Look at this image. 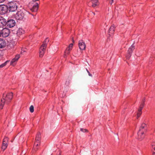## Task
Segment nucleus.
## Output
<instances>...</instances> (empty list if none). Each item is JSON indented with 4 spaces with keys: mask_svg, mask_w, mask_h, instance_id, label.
I'll return each mask as SVG.
<instances>
[{
    "mask_svg": "<svg viewBox=\"0 0 155 155\" xmlns=\"http://www.w3.org/2000/svg\"><path fill=\"white\" fill-rule=\"evenodd\" d=\"M20 58V56L19 54H17L15 58H14L15 59H16L17 61H18L19 58Z\"/></svg>",
    "mask_w": 155,
    "mask_h": 155,
    "instance_id": "nucleus-27",
    "label": "nucleus"
},
{
    "mask_svg": "<svg viewBox=\"0 0 155 155\" xmlns=\"http://www.w3.org/2000/svg\"><path fill=\"white\" fill-rule=\"evenodd\" d=\"M17 61H17L16 60V59H15L14 58H13L12 59V61H11V62H10L11 65H12L14 66H15L16 64L15 62Z\"/></svg>",
    "mask_w": 155,
    "mask_h": 155,
    "instance_id": "nucleus-25",
    "label": "nucleus"
},
{
    "mask_svg": "<svg viewBox=\"0 0 155 155\" xmlns=\"http://www.w3.org/2000/svg\"><path fill=\"white\" fill-rule=\"evenodd\" d=\"M49 41L48 38H46L43 42L42 45L40 47L39 51V56L40 57L42 58L44 56L47 48V45Z\"/></svg>",
    "mask_w": 155,
    "mask_h": 155,
    "instance_id": "nucleus-2",
    "label": "nucleus"
},
{
    "mask_svg": "<svg viewBox=\"0 0 155 155\" xmlns=\"http://www.w3.org/2000/svg\"><path fill=\"white\" fill-rule=\"evenodd\" d=\"M6 45V42L3 39H0V48H4Z\"/></svg>",
    "mask_w": 155,
    "mask_h": 155,
    "instance_id": "nucleus-19",
    "label": "nucleus"
},
{
    "mask_svg": "<svg viewBox=\"0 0 155 155\" xmlns=\"http://www.w3.org/2000/svg\"><path fill=\"white\" fill-rule=\"evenodd\" d=\"M152 148L153 155H155V142L152 143Z\"/></svg>",
    "mask_w": 155,
    "mask_h": 155,
    "instance_id": "nucleus-22",
    "label": "nucleus"
},
{
    "mask_svg": "<svg viewBox=\"0 0 155 155\" xmlns=\"http://www.w3.org/2000/svg\"><path fill=\"white\" fill-rule=\"evenodd\" d=\"M80 130L84 132H87V129L83 128H81Z\"/></svg>",
    "mask_w": 155,
    "mask_h": 155,
    "instance_id": "nucleus-28",
    "label": "nucleus"
},
{
    "mask_svg": "<svg viewBox=\"0 0 155 155\" xmlns=\"http://www.w3.org/2000/svg\"><path fill=\"white\" fill-rule=\"evenodd\" d=\"M8 9L9 12H14L16 11L17 9V6L16 4L14 2H10L7 5Z\"/></svg>",
    "mask_w": 155,
    "mask_h": 155,
    "instance_id": "nucleus-6",
    "label": "nucleus"
},
{
    "mask_svg": "<svg viewBox=\"0 0 155 155\" xmlns=\"http://www.w3.org/2000/svg\"><path fill=\"white\" fill-rule=\"evenodd\" d=\"M135 49V46L134 44H133L129 48L127 52L126 55L127 59H129L130 58L131 56L133 51Z\"/></svg>",
    "mask_w": 155,
    "mask_h": 155,
    "instance_id": "nucleus-7",
    "label": "nucleus"
},
{
    "mask_svg": "<svg viewBox=\"0 0 155 155\" xmlns=\"http://www.w3.org/2000/svg\"><path fill=\"white\" fill-rule=\"evenodd\" d=\"M147 124L145 123H142L140 126L139 130H141V131L146 132L147 131Z\"/></svg>",
    "mask_w": 155,
    "mask_h": 155,
    "instance_id": "nucleus-17",
    "label": "nucleus"
},
{
    "mask_svg": "<svg viewBox=\"0 0 155 155\" xmlns=\"http://www.w3.org/2000/svg\"><path fill=\"white\" fill-rule=\"evenodd\" d=\"M87 71L88 74L90 76H92V75L91 74H90L89 71L87 69Z\"/></svg>",
    "mask_w": 155,
    "mask_h": 155,
    "instance_id": "nucleus-29",
    "label": "nucleus"
},
{
    "mask_svg": "<svg viewBox=\"0 0 155 155\" xmlns=\"http://www.w3.org/2000/svg\"><path fill=\"white\" fill-rule=\"evenodd\" d=\"M73 45V44L71 43L69 45V46L66 48L64 54V58L66 57L67 55L69 54L70 51L72 48Z\"/></svg>",
    "mask_w": 155,
    "mask_h": 155,
    "instance_id": "nucleus-11",
    "label": "nucleus"
},
{
    "mask_svg": "<svg viewBox=\"0 0 155 155\" xmlns=\"http://www.w3.org/2000/svg\"><path fill=\"white\" fill-rule=\"evenodd\" d=\"M7 7L5 5H0V14L3 15L7 11Z\"/></svg>",
    "mask_w": 155,
    "mask_h": 155,
    "instance_id": "nucleus-13",
    "label": "nucleus"
},
{
    "mask_svg": "<svg viewBox=\"0 0 155 155\" xmlns=\"http://www.w3.org/2000/svg\"><path fill=\"white\" fill-rule=\"evenodd\" d=\"M144 100L145 99H144L143 100H142V103L141 104H140V106L139 107V108L138 109L137 113V118H138L139 117L141 116V114L142 113V110L143 108L144 107Z\"/></svg>",
    "mask_w": 155,
    "mask_h": 155,
    "instance_id": "nucleus-9",
    "label": "nucleus"
},
{
    "mask_svg": "<svg viewBox=\"0 0 155 155\" xmlns=\"http://www.w3.org/2000/svg\"><path fill=\"white\" fill-rule=\"evenodd\" d=\"M28 12L26 11H18L15 15V18L18 20H23L27 17Z\"/></svg>",
    "mask_w": 155,
    "mask_h": 155,
    "instance_id": "nucleus-3",
    "label": "nucleus"
},
{
    "mask_svg": "<svg viewBox=\"0 0 155 155\" xmlns=\"http://www.w3.org/2000/svg\"><path fill=\"white\" fill-rule=\"evenodd\" d=\"M34 2L29 3V5H31L32 7L30 8L32 12H36L37 11L38 8V4L40 3L38 0H32Z\"/></svg>",
    "mask_w": 155,
    "mask_h": 155,
    "instance_id": "nucleus-5",
    "label": "nucleus"
},
{
    "mask_svg": "<svg viewBox=\"0 0 155 155\" xmlns=\"http://www.w3.org/2000/svg\"><path fill=\"white\" fill-rule=\"evenodd\" d=\"M8 138L7 137H5L3 141L2 144V149L4 150L7 148L8 146Z\"/></svg>",
    "mask_w": 155,
    "mask_h": 155,
    "instance_id": "nucleus-14",
    "label": "nucleus"
},
{
    "mask_svg": "<svg viewBox=\"0 0 155 155\" xmlns=\"http://www.w3.org/2000/svg\"><path fill=\"white\" fill-rule=\"evenodd\" d=\"M15 25V20L13 19H8L7 21L6 27L11 28L14 27Z\"/></svg>",
    "mask_w": 155,
    "mask_h": 155,
    "instance_id": "nucleus-10",
    "label": "nucleus"
},
{
    "mask_svg": "<svg viewBox=\"0 0 155 155\" xmlns=\"http://www.w3.org/2000/svg\"><path fill=\"white\" fill-rule=\"evenodd\" d=\"M146 132L139 130L137 133V138L140 141L143 140L145 137Z\"/></svg>",
    "mask_w": 155,
    "mask_h": 155,
    "instance_id": "nucleus-12",
    "label": "nucleus"
},
{
    "mask_svg": "<svg viewBox=\"0 0 155 155\" xmlns=\"http://www.w3.org/2000/svg\"><path fill=\"white\" fill-rule=\"evenodd\" d=\"M7 21L4 18L0 17V28H3L4 26H6Z\"/></svg>",
    "mask_w": 155,
    "mask_h": 155,
    "instance_id": "nucleus-15",
    "label": "nucleus"
},
{
    "mask_svg": "<svg viewBox=\"0 0 155 155\" xmlns=\"http://www.w3.org/2000/svg\"><path fill=\"white\" fill-rule=\"evenodd\" d=\"M9 62V61H7L4 63L0 65V68H2L5 66L7 65V63Z\"/></svg>",
    "mask_w": 155,
    "mask_h": 155,
    "instance_id": "nucleus-23",
    "label": "nucleus"
},
{
    "mask_svg": "<svg viewBox=\"0 0 155 155\" xmlns=\"http://www.w3.org/2000/svg\"><path fill=\"white\" fill-rule=\"evenodd\" d=\"M111 1H112L114 2V0H111Z\"/></svg>",
    "mask_w": 155,
    "mask_h": 155,
    "instance_id": "nucleus-32",
    "label": "nucleus"
},
{
    "mask_svg": "<svg viewBox=\"0 0 155 155\" xmlns=\"http://www.w3.org/2000/svg\"><path fill=\"white\" fill-rule=\"evenodd\" d=\"M17 61H17L16 60V59H15L14 58H13L12 59V61H11V62H10L11 65H12L14 66H15L16 64L15 62Z\"/></svg>",
    "mask_w": 155,
    "mask_h": 155,
    "instance_id": "nucleus-24",
    "label": "nucleus"
},
{
    "mask_svg": "<svg viewBox=\"0 0 155 155\" xmlns=\"http://www.w3.org/2000/svg\"><path fill=\"white\" fill-rule=\"evenodd\" d=\"M115 27L114 25H112L109 29L108 34L110 36H111L114 33L115 31Z\"/></svg>",
    "mask_w": 155,
    "mask_h": 155,
    "instance_id": "nucleus-18",
    "label": "nucleus"
},
{
    "mask_svg": "<svg viewBox=\"0 0 155 155\" xmlns=\"http://www.w3.org/2000/svg\"><path fill=\"white\" fill-rule=\"evenodd\" d=\"M5 0H0V2H3Z\"/></svg>",
    "mask_w": 155,
    "mask_h": 155,
    "instance_id": "nucleus-31",
    "label": "nucleus"
},
{
    "mask_svg": "<svg viewBox=\"0 0 155 155\" xmlns=\"http://www.w3.org/2000/svg\"><path fill=\"white\" fill-rule=\"evenodd\" d=\"M30 111L31 112L33 113L34 111V108L33 105H31L29 108Z\"/></svg>",
    "mask_w": 155,
    "mask_h": 155,
    "instance_id": "nucleus-26",
    "label": "nucleus"
},
{
    "mask_svg": "<svg viewBox=\"0 0 155 155\" xmlns=\"http://www.w3.org/2000/svg\"><path fill=\"white\" fill-rule=\"evenodd\" d=\"M1 36L3 38H6L10 34L9 29L7 28H5L0 31Z\"/></svg>",
    "mask_w": 155,
    "mask_h": 155,
    "instance_id": "nucleus-8",
    "label": "nucleus"
},
{
    "mask_svg": "<svg viewBox=\"0 0 155 155\" xmlns=\"http://www.w3.org/2000/svg\"><path fill=\"white\" fill-rule=\"evenodd\" d=\"M25 33V31L21 28H19L17 30V34L18 35H21Z\"/></svg>",
    "mask_w": 155,
    "mask_h": 155,
    "instance_id": "nucleus-21",
    "label": "nucleus"
},
{
    "mask_svg": "<svg viewBox=\"0 0 155 155\" xmlns=\"http://www.w3.org/2000/svg\"><path fill=\"white\" fill-rule=\"evenodd\" d=\"M113 2H114L111 1L109 3L110 4V5H112V4L113 3Z\"/></svg>",
    "mask_w": 155,
    "mask_h": 155,
    "instance_id": "nucleus-30",
    "label": "nucleus"
},
{
    "mask_svg": "<svg viewBox=\"0 0 155 155\" xmlns=\"http://www.w3.org/2000/svg\"><path fill=\"white\" fill-rule=\"evenodd\" d=\"M79 48L81 50H85L86 48V45L84 42L83 40L79 41L78 43Z\"/></svg>",
    "mask_w": 155,
    "mask_h": 155,
    "instance_id": "nucleus-16",
    "label": "nucleus"
},
{
    "mask_svg": "<svg viewBox=\"0 0 155 155\" xmlns=\"http://www.w3.org/2000/svg\"><path fill=\"white\" fill-rule=\"evenodd\" d=\"M92 3V6L95 7L99 4L98 0H92L91 1Z\"/></svg>",
    "mask_w": 155,
    "mask_h": 155,
    "instance_id": "nucleus-20",
    "label": "nucleus"
},
{
    "mask_svg": "<svg viewBox=\"0 0 155 155\" xmlns=\"http://www.w3.org/2000/svg\"><path fill=\"white\" fill-rule=\"evenodd\" d=\"M73 42H74V40H73Z\"/></svg>",
    "mask_w": 155,
    "mask_h": 155,
    "instance_id": "nucleus-33",
    "label": "nucleus"
},
{
    "mask_svg": "<svg viewBox=\"0 0 155 155\" xmlns=\"http://www.w3.org/2000/svg\"><path fill=\"white\" fill-rule=\"evenodd\" d=\"M13 96V94L12 92L8 93L7 94H3L2 99H1L0 106L2 109L5 103L8 104L12 100Z\"/></svg>",
    "mask_w": 155,
    "mask_h": 155,
    "instance_id": "nucleus-1",
    "label": "nucleus"
},
{
    "mask_svg": "<svg viewBox=\"0 0 155 155\" xmlns=\"http://www.w3.org/2000/svg\"><path fill=\"white\" fill-rule=\"evenodd\" d=\"M41 134L39 132L37 134L34 143L33 149L35 151L38 149V146L40 145L41 141Z\"/></svg>",
    "mask_w": 155,
    "mask_h": 155,
    "instance_id": "nucleus-4",
    "label": "nucleus"
}]
</instances>
